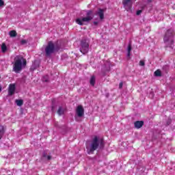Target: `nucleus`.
Masks as SVG:
<instances>
[{
	"mask_svg": "<svg viewBox=\"0 0 175 175\" xmlns=\"http://www.w3.org/2000/svg\"><path fill=\"white\" fill-rule=\"evenodd\" d=\"M105 148V141L103 139H98V137H94L89 144L86 145L88 154L90 155L94 154L96 150H103Z\"/></svg>",
	"mask_w": 175,
	"mask_h": 175,
	"instance_id": "f257e3e1",
	"label": "nucleus"
},
{
	"mask_svg": "<svg viewBox=\"0 0 175 175\" xmlns=\"http://www.w3.org/2000/svg\"><path fill=\"white\" fill-rule=\"evenodd\" d=\"M13 71L15 73H20L23 70V66L27 65V60L22 55H17L14 59Z\"/></svg>",
	"mask_w": 175,
	"mask_h": 175,
	"instance_id": "f03ea898",
	"label": "nucleus"
},
{
	"mask_svg": "<svg viewBox=\"0 0 175 175\" xmlns=\"http://www.w3.org/2000/svg\"><path fill=\"white\" fill-rule=\"evenodd\" d=\"M60 47L58 46L57 43L53 44V42L50 41L48 42L46 47L45 48V53L46 57H50L55 51H58Z\"/></svg>",
	"mask_w": 175,
	"mask_h": 175,
	"instance_id": "7ed1b4c3",
	"label": "nucleus"
},
{
	"mask_svg": "<svg viewBox=\"0 0 175 175\" xmlns=\"http://www.w3.org/2000/svg\"><path fill=\"white\" fill-rule=\"evenodd\" d=\"M92 18H94V14L91 10H88L86 13V16L82 18H77L76 23L79 25H84L85 23H90Z\"/></svg>",
	"mask_w": 175,
	"mask_h": 175,
	"instance_id": "20e7f679",
	"label": "nucleus"
},
{
	"mask_svg": "<svg viewBox=\"0 0 175 175\" xmlns=\"http://www.w3.org/2000/svg\"><path fill=\"white\" fill-rule=\"evenodd\" d=\"M164 42L167 43L168 46H172L174 43L173 39V31L172 30H167L163 38Z\"/></svg>",
	"mask_w": 175,
	"mask_h": 175,
	"instance_id": "39448f33",
	"label": "nucleus"
},
{
	"mask_svg": "<svg viewBox=\"0 0 175 175\" xmlns=\"http://www.w3.org/2000/svg\"><path fill=\"white\" fill-rule=\"evenodd\" d=\"M81 117H84V108L81 105H79L76 109V114L75 116V121L80 122Z\"/></svg>",
	"mask_w": 175,
	"mask_h": 175,
	"instance_id": "423d86ee",
	"label": "nucleus"
},
{
	"mask_svg": "<svg viewBox=\"0 0 175 175\" xmlns=\"http://www.w3.org/2000/svg\"><path fill=\"white\" fill-rule=\"evenodd\" d=\"M80 51L82 54H87L90 51V44H88L86 40L81 41Z\"/></svg>",
	"mask_w": 175,
	"mask_h": 175,
	"instance_id": "0eeeda50",
	"label": "nucleus"
},
{
	"mask_svg": "<svg viewBox=\"0 0 175 175\" xmlns=\"http://www.w3.org/2000/svg\"><path fill=\"white\" fill-rule=\"evenodd\" d=\"M122 4L127 12H132V5L133 4L132 0H122Z\"/></svg>",
	"mask_w": 175,
	"mask_h": 175,
	"instance_id": "6e6552de",
	"label": "nucleus"
},
{
	"mask_svg": "<svg viewBox=\"0 0 175 175\" xmlns=\"http://www.w3.org/2000/svg\"><path fill=\"white\" fill-rule=\"evenodd\" d=\"M14 91H16V86L14 84H10L8 89V95L12 96L14 94Z\"/></svg>",
	"mask_w": 175,
	"mask_h": 175,
	"instance_id": "1a4fd4ad",
	"label": "nucleus"
},
{
	"mask_svg": "<svg viewBox=\"0 0 175 175\" xmlns=\"http://www.w3.org/2000/svg\"><path fill=\"white\" fill-rule=\"evenodd\" d=\"M143 125H144V122L142 121V120L141 121H136L134 123V126L137 129H140V128H142V126H143Z\"/></svg>",
	"mask_w": 175,
	"mask_h": 175,
	"instance_id": "9d476101",
	"label": "nucleus"
},
{
	"mask_svg": "<svg viewBox=\"0 0 175 175\" xmlns=\"http://www.w3.org/2000/svg\"><path fill=\"white\" fill-rule=\"evenodd\" d=\"M96 14L100 17V20H103L105 18V13H104L103 10L99 8Z\"/></svg>",
	"mask_w": 175,
	"mask_h": 175,
	"instance_id": "9b49d317",
	"label": "nucleus"
},
{
	"mask_svg": "<svg viewBox=\"0 0 175 175\" xmlns=\"http://www.w3.org/2000/svg\"><path fill=\"white\" fill-rule=\"evenodd\" d=\"M65 110H66V108L64 107L59 106L57 109V114H59V116L64 115V113H65Z\"/></svg>",
	"mask_w": 175,
	"mask_h": 175,
	"instance_id": "f8f14e48",
	"label": "nucleus"
},
{
	"mask_svg": "<svg viewBox=\"0 0 175 175\" xmlns=\"http://www.w3.org/2000/svg\"><path fill=\"white\" fill-rule=\"evenodd\" d=\"M5 133V129L3 128V126L0 125V140L2 139V137L3 136V134Z\"/></svg>",
	"mask_w": 175,
	"mask_h": 175,
	"instance_id": "ddd939ff",
	"label": "nucleus"
},
{
	"mask_svg": "<svg viewBox=\"0 0 175 175\" xmlns=\"http://www.w3.org/2000/svg\"><path fill=\"white\" fill-rule=\"evenodd\" d=\"M42 158H44V159H46V161H50V159H51V156H47V153L44 152L42 154Z\"/></svg>",
	"mask_w": 175,
	"mask_h": 175,
	"instance_id": "4468645a",
	"label": "nucleus"
},
{
	"mask_svg": "<svg viewBox=\"0 0 175 175\" xmlns=\"http://www.w3.org/2000/svg\"><path fill=\"white\" fill-rule=\"evenodd\" d=\"M10 36H11V38H16V36H17V32L14 30L10 31Z\"/></svg>",
	"mask_w": 175,
	"mask_h": 175,
	"instance_id": "2eb2a0df",
	"label": "nucleus"
},
{
	"mask_svg": "<svg viewBox=\"0 0 175 175\" xmlns=\"http://www.w3.org/2000/svg\"><path fill=\"white\" fill-rule=\"evenodd\" d=\"M127 51V57H131V51H132V45L131 44L128 46Z\"/></svg>",
	"mask_w": 175,
	"mask_h": 175,
	"instance_id": "dca6fc26",
	"label": "nucleus"
},
{
	"mask_svg": "<svg viewBox=\"0 0 175 175\" xmlns=\"http://www.w3.org/2000/svg\"><path fill=\"white\" fill-rule=\"evenodd\" d=\"M90 84L94 87L95 85V76H92L90 81Z\"/></svg>",
	"mask_w": 175,
	"mask_h": 175,
	"instance_id": "f3484780",
	"label": "nucleus"
},
{
	"mask_svg": "<svg viewBox=\"0 0 175 175\" xmlns=\"http://www.w3.org/2000/svg\"><path fill=\"white\" fill-rule=\"evenodd\" d=\"M6 50H8V47L5 43H3L1 45V51L2 53H6Z\"/></svg>",
	"mask_w": 175,
	"mask_h": 175,
	"instance_id": "a211bd4d",
	"label": "nucleus"
},
{
	"mask_svg": "<svg viewBox=\"0 0 175 175\" xmlns=\"http://www.w3.org/2000/svg\"><path fill=\"white\" fill-rule=\"evenodd\" d=\"M154 76H156V77H161V76H162V72L160 70H157L154 72Z\"/></svg>",
	"mask_w": 175,
	"mask_h": 175,
	"instance_id": "6ab92c4d",
	"label": "nucleus"
},
{
	"mask_svg": "<svg viewBox=\"0 0 175 175\" xmlns=\"http://www.w3.org/2000/svg\"><path fill=\"white\" fill-rule=\"evenodd\" d=\"M42 81L44 83H49V75H45L42 77Z\"/></svg>",
	"mask_w": 175,
	"mask_h": 175,
	"instance_id": "aec40b11",
	"label": "nucleus"
},
{
	"mask_svg": "<svg viewBox=\"0 0 175 175\" xmlns=\"http://www.w3.org/2000/svg\"><path fill=\"white\" fill-rule=\"evenodd\" d=\"M16 103L17 106H23L24 102L23 101V100H16Z\"/></svg>",
	"mask_w": 175,
	"mask_h": 175,
	"instance_id": "412c9836",
	"label": "nucleus"
},
{
	"mask_svg": "<svg viewBox=\"0 0 175 175\" xmlns=\"http://www.w3.org/2000/svg\"><path fill=\"white\" fill-rule=\"evenodd\" d=\"M5 6V1L3 0H0V8H3Z\"/></svg>",
	"mask_w": 175,
	"mask_h": 175,
	"instance_id": "4be33fe9",
	"label": "nucleus"
},
{
	"mask_svg": "<svg viewBox=\"0 0 175 175\" xmlns=\"http://www.w3.org/2000/svg\"><path fill=\"white\" fill-rule=\"evenodd\" d=\"M145 65H146V64L144 63V61L141 60V61L139 62V66H144Z\"/></svg>",
	"mask_w": 175,
	"mask_h": 175,
	"instance_id": "5701e85b",
	"label": "nucleus"
},
{
	"mask_svg": "<svg viewBox=\"0 0 175 175\" xmlns=\"http://www.w3.org/2000/svg\"><path fill=\"white\" fill-rule=\"evenodd\" d=\"M21 44H27V40H22L21 41Z\"/></svg>",
	"mask_w": 175,
	"mask_h": 175,
	"instance_id": "b1692460",
	"label": "nucleus"
},
{
	"mask_svg": "<svg viewBox=\"0 0 175 175\" xmlns=\"http://www.w3.org/2000/svg\"><path fill=\"white\" fill-rule=\"evenodd\" d=\"M142 10L137 11V16H140V14H142Z\"/></svg>",
	"mask_w": 175,
	"mask_h": 175,
	"instance_id": "393cba45",
	"label": "nucleus"
},
{
	"mask_svg": "<svg viewBox=\"0 0 175 175\" xmlns=\"http://www.w3.org/2000/svg\"><path fill=\"white\" fill-rule=\"evenodd\" d=\"M122 85H124V83L122 82H120L119 84V88L120 89L122 88Z\"/></svg>",
	"mask_w": 175,
	"mask_h": 175,
	"instance_id": "a878e982",
	"label": "nucleus"
},
{
	"mask_svg": "<svg viewBox=\"0 0 175 175\" xmlns=\"http://www.w3.org/2000/svg\"><path fill=\"white\" fill-rule=\"evenodd\" d=\"M146 2H147V3H151L152 0H146Z\"/></svg>",
	"mask_w": 175,
	"mask_h": 175,
	"instance_id": "bb28decb",
	"label": "nucleus"
},
{
	"mask_svg": "<svg viewBox=\"0 0 175 175\" xmlns=\"http://www.w3.org/2000/svg\"><path fill=\"white\" fill-rule=\"evenodd\" d=\"M94 25H98V22L94 21Z\"/></svg>",
	"mask_w": 175,
	"mask_h": 175,
	"instance_id": "cd10ccee",
	"label": "nucleus"
},
{
	"mask_svg": "<svg viewBox=\"0 0 175 175\" xmlns=\"http://www.w3.org/2000/svg\"><path fill=\"white\" fill-rule=\"evenodd\" d=\"M2 91V86L0 85V92Z\"/></svg>",
	"mask_w": 175,
	"mask_h": 175,
	"instance_id": "c85d7f7f",
	"label": "nucleus"
}]
</instances>
